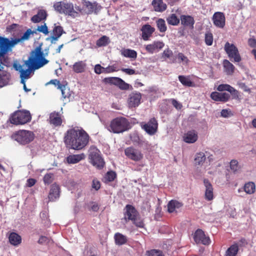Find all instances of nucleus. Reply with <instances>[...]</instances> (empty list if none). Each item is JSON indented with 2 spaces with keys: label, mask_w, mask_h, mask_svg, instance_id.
Instances as JSON below:
<instances>
[{
  "label": "nucleus",
  "mask_w": 256,
  "mask_h": 256,
  "mask_svg": "<svg viewBox=\"0 0 256 256\" xmlns=\"http://www.w3.org/2000/svg\"><path fill=\"white\" fill-rule=\"evenodd\" d=\"M42 46V44H40L32 50L28 59L24 60L22 64L18 60L14 61L12 64L14 68L20 74V82L23 84L24 89L26 92L30 91V89L26 86V80L32 76L35 70L48 62V60L45 58L48 54V49H46L44 52Z\"/></svg>",
  "instance_id": "obj_1"
},
{
  "label": "nucleus",
  "mask_w": 256,
  "mask_h": 256,
  "mask_svg": "<svg viewBox=\"0 0 256 256\" xmlns=\"http://www.w3.org/2000/svg\"><path fill=\"white\" fill-rule=\"evenodd\" d=\"M90 140L88 134L82 128H75L67 130L64 137V142L67 148L80 150L88 144Z\"/></svg>",
  "instance_id": "obj_2"
},
{
  "label": "nucleus",
  "mask_w": 256,
  "mask_h": 256,
  "mask_svg": "<svg viewBox=\"0 0 256 256\" xmlns=\"http://www.w3.org/2000/svg\"><path fill=\"white\" fill-rule=\"evenodd\" d=\"M106 127L108 131L119 134L127 130L130 128L128 121L124 118L120 117L113 119L108 126Z\"/></svg>",
  "instance_id": "obj_3"
},
{
  "label": "nucleus",
  "mask_w": 256,
  "mask_h": 256,
  "mask_svg": "<svg viewBox=\"0 0 256 256\" xmlns=\"http://www.w3.org/2000/svg\"><path fill=\"white\" fill-rule=\"evenodd\" d=\"M32 120L30 112L27 110H19L12 114L9 121L12 124L22 125L30 122Z\"/></svg>",
  "instance_id": "obj_4"
},
{
  "label": "nucleus",
  "mask_w": 256,
  "mask_h": 256,
  "mask_svg": "<svg viewBox=\"0 0 256 256\" xmlns=\"http://www.w3.org/2000/svg\"><path fill=\"white\" fill-rule=\"evenodd\" d=\"M12 138L20 144L25 145L32 142L34 138L33 132L27 130H20L12 135Z\"/></svg>",
  "instance_id": "obj_5"
},
{
  "label": "nucleus",
  "mask_w": 256,
  "mask_h": 256,
  "mask_svg": "<svg viewBox=\"0 0 256 256\" xmlns=\"http://www.w3.org/2000/svg\"><path fill=\"white\" fill-rule=\"evenodd\" d=\"M88 158L90 162L96 168L101 169L104 166V162L100 151L95 146H92L88 150Z\"/></svg>",
  "instance_id": "obj_6"
},
{
  "label": "nucleus",
  "mask_w": 256,
  "mask_h": 256,
  "mask_svg": "<svg viewBox=\"0 0 256 256\" xmlns=\"http://www.w3.org/2000/svg\"><path fill=\"white\" fill-rule=\"evenodd\" d=\"M16 44L17 42L15 38L10 40L8 38L0 36V58L11 51L12 48Z\"/></svg>",
  "instance_id": "obj_7"
},
{
  "label": "nucleus",
  "mask_w": 256,
  "mask_h": 256,
  "mask_svg": "<svg viewBox=\"0 0 256 256\" xmlns=\"http://www.w3.org/2000/svg\"><path fill=\"white\" fill-rule=\"evenodd\" d=\"M124 154L126 156L134 162H140L144 158V154L142 151L133 146H130L124 150Z\"/></svg>",
  "instance_id": "obj_8"
},
{
  "label": "nucleus",
  "mask_w": 256,
  "mask_h": 256,
  "mask_svg": "<svg viewBox=\"0 0 256 256\" xmlns=\"http://www.w3.org/2000/svg\"><path fill=\"white\" fill-rule=\"evenodd\" d=\"M224 49L230 60L234 59V62H238L241 60L238 49L234 44L226 42Z\"/></svg>",
  "instance_id": "obj_9"
},
{
  "label": "nucleus",
  "mask_w": 256,
  "mask_h": 256,
  "mask_svg": "<svg viewBox=\"0 0 256 256\" xmlns=\"http://www.w3.org/2000/svg\"><path fill=\"white\" fill-rule=\"evenodd\" d=\"M142 128L150 136L154 134L158 130V124L154 118H151L147 123H142Z\"/></svg>",
  "instance_id": "obj_10"
},
{
  "label": "nucleus",
  "mask_w": 256,
  "mask_h": 256,
  "mask_svg": "<svg viewBox=\"0 0 256 256\" xmlns=\"http://www.w3.org/2000/svg\"><path fill=\"white\" fill-rule=\"evenodd\" d=\"M195 242L204 245H208L210 244V240L208 236H206L204 232L200 229L197 230L194 236Z\"/></svg>",
  "instance_id": "obj_11"
},
{
  "label": "nucleus",
  "mask_w": 256,
  "mask_h": 256,
  "mask_svg": "<svg viewBox=\"0 0 256 256\" xmlns=\"http://www.w3.org/2000/svg\"><path fill=\"white\" fill-rule=\"evenodd\" d=\"M4 68V65L2 62H0V88L10 84L11 75L10 73L2 70Z\"/></svg>",
  "instance_id": "obj_12"
},
{
  "label": "nucleus",
  "mask_w": 256,
  "mask_h": 256,
  "mask_svg": "<svg viewBox=\"0 0 256 256\" xmlns=\"http://www.w3.org/2000/svg\"><path fill=\"white\" fill-rule=\"evenodd\" d=\"M164 44L161 41H154L152 43L146 46V50L150 54L159 52L163 48Z\"/></svg>",
  "instance_id": "obj_13"
},
{
  "label": "nucleus",
  "mask_w": 256,
  "mask_h": 256,
  "mask_svg": "<svg viewBox=\"0 0 256 256\" xmlns=\"http://www.w3.org/2000/svg\"><path fill=\"white\" fill-rule=\"evenodd\" d=\"M212 20L214 24L218 28H223L225 26L226 18L222 12H215L213 15Z\"/></svg>",
  "instance_id": "obj_14"
},
{
  "label": "nucleus",
  "mask_w": 256,
  "mask_h": 256,
  "mask_svg": "<svg viewBox=\"0 0 256 256\" xmlns=\"http://www.w3.org/2000/svg\"><path fill=\"white\" fill-rule=\"evenodd\" d=\"M204 184L205 186L204 198L206 200L210 201L214 198V189L212 184L208 180L204 179Z\"/></svg>",
  "instance_id": "obj_15"
},
{
  "label": "nucleus",
  "mask_w": 256,
  "mask_h": 256,
  "mask_svg": "<svg viewBox=\"0 0 256 256\" xmlns=\"http://www.w3.org/2000/svg\"><path fill=\"white\" fill-rule=\"evenodd\" d=\"M48 121L50 124L54 127L60 126L62 124V119L60 114L56 112H52L50 114Z\"/></svg>",
  "instance_id": "obj_16"
},
{
  "label": "nucleus",
  "mask_w": 256,
  "mask_h": 256,
  "mask_svg": "<svg viewBox=\"0 0 256 256\" xmlns=\"http://www.w3.org/2000/svg\"><path fill=\"white\" fill-rule=\"evenodd\" d=\"M60 188L58 185L54 184L51 186L48 194V199L50 201H55L60 197Z\"/></svg>",
  "instance_id": "obj_17"
},
{
  "label": "nucleus",
  "mask_w": 256,
  "mask_h": 256,
  "mask_svg": "<svg viewBox=\"0 0 256 256\" xmlns=\"http://www.w3.org/2000/svg\"><path fill=\"white\" fill-rule=\"evenodd\" d=\"M210 98L212 100L217 102H226L230 98V96L226 92H212Z\"/></svg>",
  "instance_id": "obj_18"
},
{
  "label": "nucleus",
  "mask_w": 256,
  "mask_h": 256,
  "mask_svg": "<svg viewBox=\"0 0 256 256\" xmlns=\"http://www.w3.org/2000/svg\"><path fill=\"white\" fill-rule=\"evenodd\" d=\"M155 29L150 25L146 24L144 25L141 28L142 32V38L144 40H148L152 36Z\"/></svg>",
  "instance_id": "obj_19"
},
{
  "label": "nucleus",
  "mask_w": 256,
  "mask_h": 256,
  "mask_svg": "<svg viewBox=\"0 0 256 256\" xmlns=\"http://www.w3.org/2000/svg\"><path fill=\"white\" fill-rule=\"evenodd\" d=\"M141 98V94L139 92L132 94L128 100L129 106L131 108L138 106L140 104Z\"/></svg>",
  "instance_id": "obj_20"
},
{
  "label": "nucleus",
  "mask_w": 256,
  "mask_h": 256,
  "mask_svg": "<svg viewBox=\"0 0 256 256\" xmlns=\"http://www.w3.org/2000/svg\"><path fill=\"white\" fill-rule=\"evenodd\" d=\"M198 138V133L194 130L188 132L183 136L184 142L188 144H193L197 140Z\"/></svg>",
  "instance_id": "obj_21"
},
{
  "label": "nucleus",
  "mask_w": 256,
  "mask_h": 256,
  "mask_svg": "<svg viewBox=\"0 0 256 256\" xmlns=\"http://www.w3.org/2000/svg\"><path fill=\"white\" fill-rule=\"evenodd\" d=\"M217 90L220 92L228 91L233 95L234 98L238 97V91L228 84H220L217 88Z\"/></svg>",
  "instance_id": "obj_22"
},
{
  "label": "nucleus",
  "mask_w": 256,
  "mask_h": 256,
  "mask_svg": "<svg viewBox=\"0 0 256 256\" xmlns=\"http://www.w3.org/2000/svg\"><path fill=\"white\" fill-rule=\"evenodd\" d=\"M87 64L86 60L76 62L72 66V70L76 73H82L85 72Z\"/></svg>",
  "instance_id": "obj_23"
},
{
  "label": "nucleus",
  "mask_w": 256,
  "mask_h": 256,
  "mask_svg": "<svg viewBox=\"0 0 256 256\" xmlns=\"http://www.w3.org/2000/svg\"><path fill=\"white\" fill-rule=\"evenodd\" d=\"M126 212L125 213V218L126 219L132 220L135 218L138 214L134 207L130 205H127L126 207Z\"/></svg>",
  "instance_id": "obj_24"
},
{
  "label": "nucleus",
  "mask_w": 256,
  "mask_h": 256,
  "mask_svg": "<svg viewBox=\"0 0 256 256\" xmlns=\"http://www.w3.org/2000/svg\"><path fill=\"white\" fill-rule=\"evenodd\" d=\"M86 158L84 153L70 155L66 158L68 163L70 164H74L80 162V160H84Z\"/></svg>",
  "instance_id": "obj_25"
},
{
  "label": "nucleus",
  "mask_w": 256,
  "mask_h": 256,
  "mask_svg": "<svg viewBox=\"0 0 256 256\" xmlns=\"http://www.w3.org/2000/svg\"><path fill=\"white\" fill-rule=\"evenodd\" d=\"M84 6L88 8V13H92L93 12L97 13L102 8L101 6L98 3H92L88 1L85 2Z\"/></svg>",
  "instance_id": "obj_26"
},
{
  "label": "nucleus",
  "mask_w": 256,
  "mask_h": 256,
  "mask_svg": "<svg viewBox=\"0 0 256 256\" xmlns=\"http://www.w3.org/2000/svg\"><path fill=\"white\" fill-rule=\"evenodd\" d=\"M121 54L124 57L136 60L137 58V52L134 50L129 48H122L120 50Z\"/></svg>",
  "instance_id": "obj_27"
},
{
  "label": "nucleus",
  "mask_w": 256,
  "mask_h": 256,
  "mask_svg": "<svg viewBox=\"0 0 256 256\" xmlns=\"http://www.w3.org/2000/svg\"><path fill=\"white\" fill-rule=\"evenodd\" d=\"M152 5L156 12H162L166 8V5L162 0H153Z\"/></svg>",
  "instance_id": "obj_28"
},
{
  "label": "nucleus",
  "mask_w": 256,
  "mask_h": 256,
  "mask_svg": "<svg viewBox=\"0 0 256 256\" xmlns=\"http://www.w3.org/2000/svg\"><path fill=\"white\" fill-rule=\"evenodd\" d=\"M9 242L14 246H18L22 242L21 236L16 232H11L8 236Z\"/></svg>",
  "instance_id": "obj_29"
},
{
  "label": "nucleus",
  "mask_w": 256,
  "mask_h": 256,
  "mask_svg": "<svg viewBox=\"0 0 256 256\" xmlns=\"http://www.w3.org/2000/svg\"><path fill=\"white\" fill-rule=\"evenodd\" d=\"M182 206V202L176 200H171L168 204V212L172 213Z\"/></svg>",
  "instance_id": "obj_30"
},
{
  "label": "nucleus",
  "mask_w": 256,
  "mask_h": 256,
  "mask_svg": "<svg viewBox=\"0 0 256 256\" xmlns=\"http://www.w3.org/2000/svg\"><path fill=\"white\" fill-rule=\"evenodd\" d=\"M63 10L62 14H68L73 17L76 16V12L74 11V6L72 3L64 2Z\"/></svg>",
  "instance_id": "obj_31"
},
{
  "label": "nucleus",
  "mask_w": 256,
  "mask_h": 256,
  "mask_svg": "<svg viewBox=\"0 0 256 256\" xmlns=\"http://www.w3.org/2000/svg\"><path fill=\"white\" fill-rule=\"evenodd\" d=\"M182 24L186 26L192 27L194 24V20L192 17L189 16H182L180 17Z\"/></svg>",
  "instance_id": "obj_32"
},
{
  "label": "nucleus",
  "mask_w": 256,
  "mask_h": 256,
  "mask_svg": "<svg viewBox=\"0 0 256 256\" xmlns=\"http://www.w3.org/2000/svg\"><path fill=\"white\" fill-rule=\"evenodd\" d=\"M46 17V12L44 10H40L38 14L32 18V21L34 22H38L44 20Z\"/></svg>",
  "instance_id": "obj_33"
},
{
  "label": "nucleus",
  "mask_w": 256,
  "mask_h": 256,
  "mask_svg": "<svg viewBox=\"0 0 256 256\" xmlns=\"http://www.w3.org/2000/svg\"><path fill=\"white\" fill-rule=\"evenodd\" d=\"M114 238L116 244L118 246L124 244L127 242L126 236L119 232L114 234Z\"/></svg>",
  "instance_id": "obj_34"
},
{
  "label": "nucleus",
  "mask_w": 256,
  "mask_h": 256,
  "mask_svg": "<svg viewBox=\"0 0 256 256\" xmlns=\"http://www.w3.org/2000/svg\"><path fill=\"white\" fill-rule=\"evenodd\" d=\"M223 64L224 72L226 74L228 75H232L234 72V66L227 60H224Z\"/></svg>",
  "instance_id": "obj_35"
},
{
  "label": "nucleus",
  "mask_w": 256,
  "mask_h": 256,
  "mask_svg": "<svg viewBox=\"0 0 256 256\" xmlns=\"http://www.w3.org/2000/svg\"><path fill=\"white\" fill-rule=\"evenodd\" d=\"M244 190L248 194H254L256 191V185L254 182H249L244 186Z\"/></svg>",
  "instance_id": "obj_36"
},
{
  "label": "nucleus",
  "mask_w": 256,
  "mask_h": 256,
  "mask_svg": "<svg viewBox=\"0 0 256 256\" xmlns=\"http://www.w3.org/2000/svg\"><path fill=\"white\" fill-rule=\"evenodd\" d=\"M238 251V245L237 243H234L226 250L225 256H236Z\"/></svg>",
  "instance_id": "obj_37"
},
{
  "label": "nucleus",
  "mask_w": 256,
  "mask_h": 256,
  "mask_svg": "<svg viewBox=\"0 0 256 256\" xmlns=\"http://www.w3.org/2000/svg\"><path fill=\"white\" fill-rule=\"evenodd\" d=\"M206 160V155L204 153L200 152L196 154L194 162L196 166H202Z\"/></svg>",
  "instance_id": "obj_38"
},
{
  "label": "nucleus",
  "mask_w": 256,
  "mask_h": 256,
  "mask_svg": "<svg viewBox=\"0 0 256 256\" xmlns=\"http://www.w3.org/2000/svg\"><path fill=\"white\" fill-rule=\"evenodd\" d=\"M173 52L172 50L169 48L166 49L162 54V58L164 60L169 58L171 61V63L176 62V59L172 58Z\"/></svg>",
  "instance_id": "obj_39"
},
{
  "label": "nucleus",
  "mask_w": 256,
  "mask_h": 256,
  "mask_svg": "<svg viewBox=\"0 0 256 256\" xmlns=\"http://www.w3.org/2000/svg\"><path fill=\"white\" fill-rule=\"evenodd\" d=\"M34 34L33 32L30 29H28L20 38H15L17 44L18 43H22L26 40H28L30 38V35Z\"/></svg>",
  "instance_id": "obj_40"
},
{
  "label": "nucleus",
  "mask_w": 256,
  "mask_h": 256,
  "mask_svg": "<svg viewBox=\"0 0 256 256\" xmlns=\"http://www.w3.org/2000/svg\"><path fill=\"white\" fill-rule=\"evenodd\" d=\"M110 42V38L106 36H103L96 42V44L98 47L106 46Z\"/></svg>",
  "instance_id": "obj_41"
},
{
  "label": "nucleus",
  "mask_w": 256,
  "mask_h": 256,
  "mask_svg": "<svg viewBox=\"0 0 256 256\" xmlns=\"http://www.w3.org/2000/svg\"><path fill=\"white\" fill-rule=\"evenodd\" d=\"M178 80L180 82L185 86H192L193 82L190 79V76H179Z\"/></svg>",
  "instance_id": "obj_42"
},
{
  "label": "nucleus",
  "mask_w": 256,
  "mask_h": 256,
  "mask_svg": "<svg viewBox=\"0 0 256 256\" xmlns=\"http://www.w3.org/2000/svg\"><path fill=\"white\" fill-rule=\"evenodd\" d=\"M156 26L160 32H165L167 29L165 21L162 18L158 19L156 20Z\"/></svg>",
  "instance_id": "obj_43"
},
{
  "label": "nucleus",
  "mask_w": 256,
  "mask_h": 256,
  "mask_svg": "<svg viewBox=\"0 0 256 256\" xmlns=\"http://www.w3.org/2000/svg\"><path fill=\"white\" fill-rule=\"evenodd\" d=\"M166 20L168 24L173 26L177 25L180 22V20L175 14H171L167 18Z\"/></svg>",
  "instance_id": "obj_44"
},
{
  "label": "nucleus",
  "mask_w": 256,
  "mask_h": 256,
  "mask_svg": "<svg viewBox=\"0 0 256 256\" xmlns=\"http://www.w3.org/2000/svg\"><path fill=\"white\" fill-rule=\"evenodd\" d=\"M241 167L237 160H232L230 162V168L234 172H238Z\"/></svg>",
  "instance_id": "obj_45"
},
{
  "label": "nucleus",
  "mask_w": 256,
  "mask_h": 256,
  "mask_svg": "<svg viewBox=\"0 0 256 256\" xmlns=\"http://www.w3.org/2000/svg\"><path fill=\"white\" fill-rule=\"evenodd\" d=\"M64 32L63 28L59 26H55L52 32V36H56L57 38H60L62 34Z\"/></svg>",
  "instance_id": "obj_46"
},
{
  "label": "nucleus",
  "mask_w": 256,
  "mask_h": 256,
  "mask_svg": "<svg viewBox=\"0 0 256 256\" xmlns=\"http://www.w3.org/2000/svg\"><path fill=\"white\" fill-rule=\"evenodd\" d=\"M120 79V78L118 77H109L105 78L104 82L106 83L118 86Z\"/></svg>",
  "instance_id": "obj_47"
},
{
  "label": "nucleus",
  "mask_w": 256,
  "mask_h": 256,
  "mask_svg": "<svg viewBox=\"0 0 256 256\" xmlns=\"http://www.w3.org/2000/svg\"><path fill=\"white\" fill-rule=\"evenodd\" d=\"M116 174L113 171L108 172L104 176L105 182H110L116 178Z\"/></svg>",
  "instance_id": "obj_48"
},
{
  "label": "nucleus",
  "mask_w": 256,
  "mask_h": 256,
  "mask_svg": "<svg viewBox=\"0 0 256 256\" xmlns=\"http://www.w3.org/2000/svg\"><path fill=\"white\" fill-rule=\"evenodd\" d=\"M132 221L133 224L138 228H142L144 227V224L143 220L138 215Z\"/></svg>",
  "instance_id": "obj_49"
},
{
  "label": "nucleus",
  "mask_w": 256,
  "mask_h": 256,
  "mask_svg": "<svg viewBox=\"0 0 256 256\" xmlns=\"http://www.w3.org/2000/svg\"><path fill=\"white\" fill-rule=\"evenodd\" d=\"M64 2H56L54 4V10L57 12L62 14Z\"/></svg>",
  "instance_id": "obj_50"
},
{
  "label": "nucleus",
  "mask_w": 256,
  "mask_h": 256,
  "mask_svg": "<svg viewBox=\"0 0 256 256\" xmlns=\"http://www.w3.org/2000/svg\"><path fill=\"white\" fill-rule=\"evenodd\" d=\"M64 98H69L70 96V90L64 85L60 86L59 88Z\"/></svg>",
  "instance_id": "obj_51"
},
{
  "label": "nucleus",
  "mask_w": 256,
  "mask_h": 256,
  "mask_svg": "<svg viewBox=\"0 0 256 256\" xmlns=\"http://www.w3.org/2000/svg\"><path fill=\"white\" fill-rule=\"evenodd\" d=\"M205 42L208 46H211L213 42V36L212 34L208 32L205 34Z\"/></svg>",
  "instance_id": "obj_52"
},
{
  "label": "nucleus",
  "mask_w": 256,
  "mask_h": 256,
  "mask_svg": "<svg viewBox=\"0 0 256 256\" xmlns=\"http://www.w3.org/2000/svg\"><path fill=\"white\" fill-rule=\"evenodd\" d=\"M177 58L179 60V62H183L184 64H188L189 62L188 59L182 53L179 52L178 54Z\"/></svg>",
  "instance_id": "obj_53"
},
{
  "label": "nucleus",
  "mask_w": 256,
  "mask_h": 256,
  "mask_svg": "<svg viewBox=\"0 0 256 256\" xmlns=\"http://www.w3.org/2000/svg\"><path fill=\"white\" fill-rule=\"evenodd\" d=\"M37 30L39 32H41L44 34L45 35H47L48 34V30L46 24H44L43 25H41L40 26H38L37 28Z\"/></svg>",
  "instance_id": "obj_54"
},
{
  "label": "nucleus",
  "mask_w": 256,
  "mask_h": 256,
  "mask_svg": "<svg viewBox=\"0 0 256 256\" xmlns=\"http://www.w3.org/2000/svg\"><path fill=\"white\" fill-rule=\"evenodd\" d=\"M118 86L122 90H126L129 88L130 85L120 78Z\"/></svg>",
  "instance_id": "obj_55"
},
{
  "label": "nucleus",
  "mask_w": 256,
  "mask_h": 256,
  "mask_svg": "<svg viewBox=\"0 0 256 256\" xmlns=\"http://www.w3.org/2000/svg\"><path fill=\"white\" fill-rule=\"evenodd\" d=\"M53 180V174H47L44 178V182L45 184H50Z\"/></svg>",
  "instance_id": "obj_56"
},
{
  "label": "nucleus",
  "mask_w": 256,
  "mask_h": 256,
  "mask_svg": "<svg viewBox=\"0 0 256 256\" xmlns=\"http://www.w3.org/2000/svg\"><path fill=\"white\" fill-rule=\"evenodd\" d=\"M220 114L221 116L224 118H228L233 115L232 111L227 109L222 110Z\"/></svg>",
  "instance_id": "obj_57"
},
{
  "label": "nucleus",
  "mask_w": 256,
  "mask_h": 256,
  "mask_svg": "<svg viewBox=\"0 0 256 256\" xmlns=\"http://www.w3.org/2000/svg\"><path fill=\"white\" fill-rule=\"evenodd\" d=\"M117 71L116 66L114 65L109 66L104 68V73L108 74Z\"/></svg>",
  "instance_id": "obj_58"
},
{
  "label": "nucleus",
  "mask_w": 256,
  "mask_h": 256,
  "mask_svg": "<svg viewBox=\"0 0 256 256\" xmlns=\"http://www.w3.org/2000/svg\"><path fill=\"white\" fill-rule=\"evenodd\" d=\"M104 68L100 64H97L94 66V72L96 74L104 73Z\"/></svg>",
  "instance_id": "obj_59"
},
{
  "label": "nucleus",
  "mask_w": 256,
  "mask_h": 256,
  "mask_svg": "<svg viewBox=\"0 0 256 256\" xmlns=\"http://www.w3.org/2000/svg\"><path fill=\"white\" fill-rule=\"evenodd\" d=\"M92 188L95 190H98L100 188V183L99 180L94 179L92 182Z\"/></svg>",
  "instance_id": "obj_60"
},
{
  "label": "nucleus",
  "mask_w": 256,
  "mask_h": 256,
  "mask_svg": "<svg viewBox=\"0 0 256 256\" xmlns=\"http://www.w3.org/2000/svg\"><path fill=\"white\" fill-rule=\"evenodd\" d=\"M148 256H164L162 252L158 250H152L150 252H148Z\"/></svg>",
  "instance_id": "obj_61"
},
{
  "label": "nucleus",
  "mask_w": 256,
  "mask_h": 256,
  "mask_svg": "<svg viewBox=\"0 0 256 256\" xmlns=\"http://www.w3.org/2000/svg\"><path fill=\"white\" fill-rule=\"evenodd\" d=\"M122 71L125 72L126 74H128V75H132V74H138V72H136V71L131 68H122Z\"/></svg>",
  "instance_id": "obj_62"
},
{
  "label": "nucleus",
  "mask_w": 256,
  "mask_h": 256,
  "mask_svg": "<svg viewBox=\"0 0 256 256\" xmlns=\"http://www.w3.org/2000/svg\"><path fill=\"white\" fill-rule=\"evenodd\" d=\"M18 26H19L18 24H13L8 26V27H6V30L7 32H12L16 29L17 28H18Z\"/></svg>",
  "instance_id": "obj_63"
},
{
  "label": "nucleus",
  "mask_w": 256,
  "mask_h": 256,
  "mask_svg": "<svg viewBox=\"0 0 256 256\" xmlns=\"http://www.w3.org/2000/svg\"><path fill=\"white\" fill-rule=\"evenodd\" d=\"M240 88L243 90L244 91L250 92V88L246 86V84L244 82H238V84Z\"/></svg>",
  "instance_id": "obj_64"
}]
</instances>
